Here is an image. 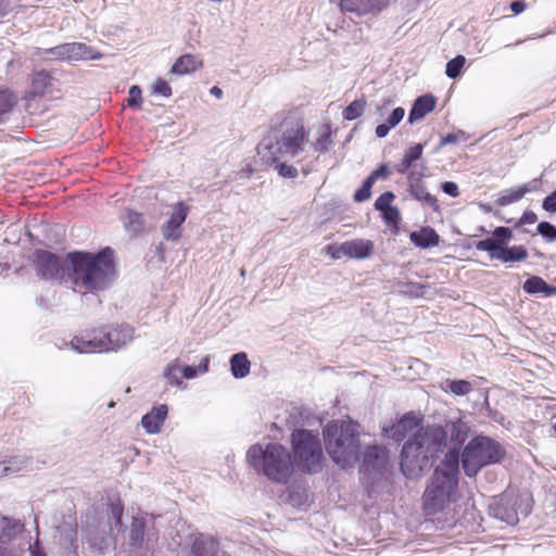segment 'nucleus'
I'll use <instances>...</instances> for the list:
<instances>
[{
  "label": "nucleus",
  "instance_id": "obj_45",
  "mask_svg": "<svg viewBox=\"0 0 556 556\" xmlns=\"http://www.w3.org/2000/svg\"><path fill=\"white\" fill-rule=\"evenodd\" d=\"M152 90L154 93L156 94H160V96H163L165 98H168L172 96V88L170 86L168 85L167 81L163 80L162 78H157L153 86H152Z\"/></svg>",
  "mask_w": 556,
  "mask_h": 556
},
{
  "label": "nucleus",
  "instance_id": "obj_60",
  "mask_svg": "<svg viewBox=\"0 0 556 556\" xmlns=\"http://www.w3.org/2000/svg\"><path fill=\"white\" fill-rule=\"evenodd\" d=\"M457 139H458L457 135L448 134V135H446L445 137L442 138L441 144L442 146L453 144V143L457 142Z\"/></svg>",
  "mask_w": 556,
  "mask_h": 556
},
{
  "label": "nucleus",
  "instance_id": "obj_35",
  "mask_svg": "<svg viewBox=\"0 0 556 556\" xmlns=\"http://www.w3.org/2000/svg\"><path fill=\"white\" fill-rule=\"evenodd\" d=\"M422 150H424V148L421 144H415V146L410 147L406 151L399 170L401 173H405L410 167L413 162L420 159V156L422 154Z\"/></svg>",
  "mask_w": 556,
  "mask_h": 556
},
{
  "label": "nucleus",
  "instance_id": "obj_52",
  "mask_svg": "<svg viewBox=\"0 0 556 556\" xmlns=\"http://www.w3.org/2000/svg\"><path fill=\"white\" fill-rule=\"evenodd\" d=\"M496 241L502 244L505 241L509 240L511 237V230L507 227H497L493 231Z\"/></svg>",
  "mask_w": 556,
  "mask_h": 556
},
{
  "label": "nucleus",
  "instance_id": "obj_31",
  "mask_svg": "<svg viewBox=\"0 0 556 556\" xmlns=\"http://www.w3.org/2000/svg\"><path fill=\"white\" fill-rule=\"evenodd\" d=\"M312 146L318 153H325L330 149L332 146V140L330 127L328 125H323L319 127L318 137Z\"/></svg>",
  "mask_w": 556,
  "mask_h": 556
},
{
  "label": "nucleus",
  "instance_id": "obj_23",
  "mask_svg": "<svg viewBox=\"0 0 556 556\" xmlns=\"http://www.w3.org/2000/svg\"><path fill=\"white\" fill-rule=\"evenodd\" d=\"M87 543L99 553H104L114 546V539L106 533H100L98 530H90L87 534Z\"/></svg>",
  "mask_w": 556,
  "mask_h": 556
},
{
  "label": "nucleus",
  "instance_id": "obj_34",
  "mask_svg": "<svg viewBox=\"0 0 556 556\" xmlns=\"http://www.w3.org/2000/svg\"><path fill=\"white\" fill-rule=\"evenodd\" d=\"M4 463L9 475L17 473L22 470L28 469L30 466V459L26 455H16L5 460Z\"/></svg>",
  "mask_w": 556,
  "mask_h": 556
},
{
  "label": "nucleus",
  "instance_id": "obj_15",
  "mask_svg": "<svg viewBox=\"0 0 556 556\" xmlns=\"http://www.w3.org/2000/svg\"><path fill=\"white\" fill-rule=\"evenodd\" d=\"M188 207L184 203L175 205L168 222L162 227L163 237L166 240H177L180 237V225L185 222Z\"/></svg>",
  "mask_w": 556,
  "mask_h": 556
},
{
  "label": "nucleus",
  "instance_id": "obj_8",
  "mask_svg": "<svg viewBox=\"0 0 556 556\" xmlns=\"http://www.w3.org/2000/svg\"><path fill=\"white\" fill-rule=\"evenodd\" d=\"M506 455L505 448L497 441L479 435L472 439L462 453V464L468 477H475L488 465L501 462Z\"/></svg>",
  "mask_w": 556,
  "mask_h": 556
},
{
  "label": "nucleus",
  "instance_id": "obj_55",
  "mask_svg": "<svg viewBox=\"0 0 556 556\" xmlns=\"http://www.w3.org/2000/svg\"><path fill=\"white\" fill-rule=\"evenodd\" d=\"M442 190L452 197H457L459 194L458 186L455 182L446 181L442 186Z\"/></svg>",
  "mask_w": 556,
  "mask_h": 556
},
{
  "label": "nucleus",
  "instance_id": "obj_36",
  "mask_svg": "<svg viewBox=\"0 0 556 556\" xmlns=\"http://www.w3.org/2000/svg\"><path fill=\"white\" fill-rule=\"evenodd\" d=\"M447 428L451 433V439L453 441H456L457 444H460L466 440L467 433H468V427L463 421L457 420V421L451 422V425H448Z\"/></svg>",
  "mask_w": 556,
  "mask_h": 556
},
{
  "label": "nucleus",
  "instance_id": "obj_7",
  "mask_svg": "<svg viewBox=\"0 0 556 556\" xmlns=\"http://www.w3.org/2000/svg\"><path fill=\"white\" fill-rule=\"evenodd\" d=\"M132 338L134 329L128 325H121L75 337L71 345L79 353L110 352L122 349Z\"/></svg>",
  "mask_w": 556,
  "mask_h": 556
},
{
  "label": "nucleus",
  "instance_id": "obj_29",
  "mask_svg": "<svg viewBox=\"0 0 556 556\" xmlns=\"http://www.w3.org/2000/svg\"><path fill=\"white\" fill-rule=\"evenodd\" d=\"M410 194L418 201L433 207L438 208V201L435 197L430 194L426 187L419 181L410 182L409 185Z\"/></svg>",
  "mask_w": 556,
  "mask_h": 556
},
{
  "label": "nucleus",
  "instance_id": "obj_2",
  "mask_svg": "<svg viewBox=\"0 0 556 556\" xmlns=\"http://www.w3.org/2000/svg\"><path fill=\"white\" fill-rule=\"evenodd\" d=\"M446 446V432L439 426L418 428L402 448L401 469L406 477H417Z\"/></svg>",
  "mask_w": 556,
  "mask_h": 556
},
{
  "label": "nucleus",
  "instance_id": "obj_16",
  "mask_svg": "<svg viewBox=\"0 0 556 556\" xmlns=\"http://www.w3.org/2000/svg\"><path fill=\"white\" fill-rule=\"evenodd\" d=\"M420 418L415 413L405 414L396 424L384 431L395 441H402L409 432L418 429Z\"/></svg>",
  "mask_w": 556,
  "mask_h": 556
},
{
  "label": "nucleus",
  "instance_id": "obj_25",
  "mask_svg": "<svg viewBox=\"0 0 556 556\" xmlns=\"http://www.w3.org/2000/svg\"><path fill=\"white\" fill-rule=\"evenodd\" d=\"M523 291L530 294L544 293L547 296L556 295V287L547 285L541 277L532 276L528 278L523 286Z\"/></svg>",
  "mask_w": 556,
  "mask_h": 556
},
{
  "label": "nucleus",
  "instance_id": "obj_6",
  "mask_svg": "<svg viewBox=\"0 0 556 556\" xmlns=\"http://www.w3.org/2000/svg\"><path fill=\"white\" fill-rule=\"evenodd\" d=\"M247 459L254 469L278 483H287L293 472L291 453L278 443L267 444L265 448L260 444L252 445Z\"/></svg>",
  "mask_w": 556,
  "mask_h": 556
},
{
  "label": "nucleus",
  "instance_id": "obj_13",
  "mask_svg": "<svg viewBox=\"0 0 556 556\" xmlns=\"http://www.w3.org/2000/svg\"><path fill=\"white\" fill-rule=\"evenodd\" d=\"M328 251L330 255L338 260L342 256L364 260L369 257L374 251V243L366 239H353L343 242L338 247L329 245Z\"/></svg>",
  "mask_w": 556,
  "mask_h": 556
},
{
  "label": "nucleus",
  "instance_id": "obj_47",
  "mask_svg": "<svg viewBox=\"0 0 556 556\" xmlns=\"http://www.w3.org/2000/svg\"><path fill=\"white\" fill-rule=\"evenodd\" d=\"M141 89L139 86H131L129 89L128 105L132 108H140L141 105Z\"/></svg>",
  "mask_w": 556,
  "mask_h": 556
},
{
  "label": "nucleus",
  "instance_id": "obj_57",
  "mask_svg": "<svg viewBox=\"0 0 556 556\" xmlns=\"http://www.w3.org/2000/svg\"><path fill=\"white\" fill-rule=\"evenodd\" d=\"M390 126H388L386 123L380 124L376 127V136L378 138H384L390 131Z\"/></svg>",
  "mask_w": 556,
  "mask_h": 556
},
{
  "label": "nucleus",
  "instance_id": "obj_58",
  "mask_svg": "<svg viewBox=\"0 0 556 556\" xmlns=\"http://www.w3.org/2000/svg\"><path fill=\"white\" fill-rule=\"evenodd\" d=\"M538 219L536 214L533 212H526L521 217L522 224H533Z\"/></svg>",
  "mask_w": 556,
  "mask_h": 556
},
{
  "label": "nucleus",
  "instance_id": "obj_41",
  "mask_svg": "<svg viewBox=\"0 0 556 556\" xmlns=\"http://www.w3.org/2000/svg\"><path fill=\"white\" fill-rule=\"evenodd\" d=\"M501 247L502 245L493 239H484L476 244L477 250L489 252L491 258H493V255H500Z\"/></svg>",
  "mask_w": 556,
  "mask_h": 556
},
{
  "label": "nucleus",
  "instance_id": "obj_43",
  "mask_svg": "<svg viewBox=\"0 0 556 556\" xmlns=\"http://www.w3.org/2000/svg\"><path fill=\"white\" fill-rule=\"evenodd\" d=\"M372 185L374 184L368 178H366L363 186L358 190H356L354 194V200L356 202H364L368 200L371 195Z\"/></svg>",
  "mask_w": 556,
  "mask_h": 556
},
{
  "label": "nucleus",
  "instance_id": "obj_39",
  "mask_svg": "<svg viewBox=\"0 0 556 556\" xmlns=\"http://www.w3.org/2000/svg\"><path fill=\"white\" fill-rule=\"evenodd\" d=\"M465 62L466 59L463 55H457L456 58L452 59L446 64L445 74L450 78H456L460 74V71L464 67Z\"/></svg>",
  "mask_w": 556,
  "mask_h": 556
},
{
  "label": "nucleus",
  "instance_id": "obj_56",
  "mask_svg": "<svg viewBox=\"0 0 556 556\" xmlns=\"http://www.w3.org/2000/svg\"><path fill=\"white\" fill-rule=\"evenodd\" d=\"M180 370V367L178 365V362L177 361H174L173 363L168 364L165 369H164V374L165 376L172 378L175 376V372Z\"/></svg>",
  "mask_w": 556,
  "mask_h": 556
},
{
  "label": "nucleus",
  "instance_id": "obj_46",
  "mask_svg": "<svg viewBox=\"0 0 556 556\" xmlns=\"http://www.w3.org/2000/svg\"><path fill=\"white\" fill-rule=\"evenodd\" d=\"M538 232L551 241L556 240V227L547 222H542L538 225Z\"/></svg>",
  "mask_w": 556,
  "mask_h": 556
},
{
  "label": "nucleus",
  "instance_id": "obj_40",
  "mask_svg": "<svg viewBox=\"0 0 556 556\" xmlns=\"http://www.w3.org/2000/svg\"><path fill=\"white\" fill-rule=\"evenodd\" d=\"M208 362H210L208 357L205 356L204 358H202V361L200 362V364L197 367L195 366H184L181 368L184 377L187 379H191V378H194L198 372H202V374L206 372L208 369Z\"/></svg>",
  "mask_w": 556,
  "mask_h": 556
},
{
  "label": "nucleus",
  "instance_id": "obj_44",
  "mask_svg": "<svg viewBox=\"0 0 556 556\" xmlns=\"http://www.w3.org/2000/svg\"><path fill=\"white\" fill-rule=\"evenodd\" d=\"M394 199V194L390 191L382 193L375 202L376 210L380 211L381 213L386 211L387 208H390L391 202Z\"/></svg>",
  "mask_w": 556,
  "mask_h": 556
},
{
  "label": "nucleus",
  "instance_id": "obj_20",
  "mask_svg": "<svg viewBox=\"0 0 556 556\" xmlns=\"http://www.w3.org/2000/svg\"><path fill=\"white\" fill-rule=\"evenodd\" d=\"M410 241L418 248L427 249L437 247L440 243V237L431 227H422L418 231L409 235Z\"/></svg>",
  "mask_w": 556,
  "mask_h": 556
},
{
  "label": "nucleus",
  "instance_id": "obj_11",
  "mask_svg": "<svg viewBox=\"0 0 556 556\" xmlns=\"http://www.w3.org/2000/svg\"><path fill=\"white\" fill-rule=\"evenodd\" d=\"M40 55L49 56L54 60H97L99 53L83 42H67L50 49H45Z\"/></svg>",
  "mask_w": 556,
  "mask_h": 556
},
{
  "label": "nucleus",
  "instance_id": "obj_4",
  "mask_svg": "<svg viewBox=\"0 0 556 556\" xmlns=\"http://www.w3.org/2000/svg\"><path fill=\"white\" fill-rule=\"evenodd\" d=\"M308 143V131L295 118H286L260 146V153L267 161L278 163L286 159L302 157Z\"/></svg>",
  "mask_w": 556,
  "mask_h": 556
},
{
  "label": "nucleus",
  "instance_id": "obj_28",
  "mask_svg": "<svg viewBox=\"0 0 556 556\" xmlns=\"http://www.w3.org/2000/svg\"><path fill=\"white\" fill-rule=\"evenodd\" d=\"M528 257L527 250L521 245H514L511 248H502L500 255H493V260L502 262H520Z\"/></svg>",
  "mask_w": 556,
  "mask_h": 556
},
{
  "label": "nucleus",
  "instance_id": "obj_1",
  "mask_svg": "<svg viewBox=\"0 0 556 556\" xmlns=\"http://www.w3.org/2000/svg\"><path fill=\"white\" fill-rule=\"evenodd\" d=\"M72 270L67 277L76 292L86 294L106 289L115 278L113 251L110 248L97 254L74 252L68 254Z\"/></svg>",
  "mask_w": 556,
  "mask_h": 556
},
{
  "label": "nucleus",
  "instance_id": "obj_61",
  "mask_svg": "<svg viewBox=\"0 0 556 556\" xmlns=\"http://www.w3.org/2000/svg\"><path fill=\"white\" fill-rule=\"evenodd\" d=\"M29 552L30 556H46V554L39 549L38 542L34 546H29Z\"/></svg>",
  "mask_w": 556,
  "mask_h": 556
},
{
  "label": "nucleus",
  "instance_id": "obj_53",
  "mask_svg": "<svg viewBox=\"0 0 556 556\" xmlns=\"http://www.w3.org/2000/svg\"><path fill=\"white\" fill-rule=\"evenodd\" d=\"M542 207L549 213L556 212V190L543 200Z\"/></svg>",
  "mask_w": 556,
  "mask_h": 556
},
{
  "label": "nucleus",
  "instance_id": "obj_33",
  "mask_svg": "<svg viewBox=\"0 0 556 556\" xmlns=\"http://www.w3.org/2000/svg\"><path fill=\"white\" fill-rule=\"evenodd\" d=\"M528 191L529 188L527 185L514 189H508L498 198L497 203L502 206L509 205L522 199Z\"/></svg>",
  "mask_w": 556,
  "mask_h": 556
},
{
  "label": "nucleus",
  "instance_id": "obj_62",
  "mask_svg": "<svg viewBox=\"0 0 556 556\" xmlns=\"http://www.w3.org/2000/svg\"><path fill=\"white\" fill-rule=\"evenodd\" d=\"M210 93L217 99H220L223 97V90L216 86L211 88Z\"/></svg>",
  "mask_w": 556,
  "mask_h": 556
},
{
  "label": "nucleus",
  "instance_id": "obj_26",
  "mask_svg": "<svg viewBox=\"0 0 556 556\" xmlns=\"http://www.w3.org/2000/svg\"><path fill=\"white\" fill-rule=\"evenodd\" d=\"M23 525L14 519L0 518V543L4 544L14 539L22 531Z\"/></svg>",
  "mask_w": 556,
  "mask_h": 556
},
{
  "label": "nucleus",
  "instance_id": "obj_5",
  "mask_svg": "<svg viewBox=\"0 0 556 556\" xmlns=\"http://www.w3.org/2000/svg\"><path fill=\"white\" fill-rule=\"evenodd\" d=\"M324 440L327 453L337 465L346 468L359 460L362 443L358 424L331 421L324 428Z\"/></svg>",
  "mask_w": 556,
  "mask_h": 556
},
{
  "label": "nucleus",
  "instance_id": "obj_3",
  "mask_svg": "<svg viewBox=\"0 0 556 556\" xmlns=\"http://www.w3.org/2000/svg\"><path fill=\"white\" fill-rule=\"evenodd\" d=\"M459 452L452 447L435 468L424 493V509L427 515L443 511L457 498Z\"/></svg>",
  "mask_w": 556,
  "mask_h": 556
},
{
  "label": "nucleus",
  "instance_id": "obj_37",
  "mask_svg": "<svg viewBox=\"0 0 556 556\" xmlns=\"http://www.w3.org/2000/svg\"><path fill=\"white\" fill-rule=\"evenodd\" d=\"M446 390L455 395H466L472 390V386L467 380H446Z\"/></svg>",
  "mask_w": 556,
  "mask_h": 556
},
{
  "label": "nucleus",
  "instance_id": "obj_14",
  "mask_svg": "<svg viewBox=\"0 0 556 556\" xmlns=\"http://www.w3.org/2000/svg\"><path fill=\"white\" fill-rule=\"evenodd\" d=\"M389 0H340V10L343 13L354 14L358 17L376 15L387 7Z\"/></svg>",
  "mask_w": 556,
  "mask_h": 556
},
{
  "label": "nucleus",
  "instance_id": "obj_21",
  "mask_svg": "<svg viewBox=\"0 0 556 556\" xmlns=\"http://www.w3.org/2000/svg\"><path fill=\"white\" fill-rule=\"evenodd\" d=\"M146 526L147 522L143 516L132 517L128 534L129 545L131 547L140 549L144 546Z\"/></svg>",
  "mask_w": 556,
  "mask_h": 556
},
{
  "label": "nucleus",
  "instance_id": "obj_30",
  "mask_svg": "<svg viewBox=\"0 0 556 556\" xmlns=\"http://www.w3.org/2000/svg\"><path fill=\"white\" fill-rule=\"evenodd\" d=\"M124 513L123 505L117 501L111 503L108 510V517L110 520V527L112 531L122 532L124 531V526L122 523V517Z\"/></svg>",
  "mask_w": 556,
  "mask_h": 556
},
{
  "label": "nucleus",
  "instance_id": "obj_12",
  "mask_svg": "<svg viewBox=\"0 0 556 556\" xmlns=\"http://www.w3.org/2000/svg\"><path fill=\"white\" fill-rule=\"evenodd\" d=\"M35 267L37 275L47 280H62L65 276V268L60 258L48 251L35 253Z\"/></svg>",
  "mask_w": 556,
  "mask_h": 556
},
{
  "label": "nucleus",
  "instance_id": "obj_22",
  "mask_svg": "<svg viewBox=\"0 0 556 556\" xmlns=\"http://www.w3.org/2000/svg\"><path fill=\"white\" fill-rule=\"evenodd\" d=\"M388 460V452L378 445H368L363 453V462L368 467L379 468Z\"/></svg>",
  "mask_w": 556,
  "mask_h": 556
},
{
  "label": "nucleus",
  "instance_id": "obj_42",
  "mask_svg": "<svg viewBox=\"0 0 556 556\" xmlns=\"http://www.w3.org/2000/svg\"><path fill=\"white\" fill-rule=\"evenodd\" d=\"M16 98L9 90H0V116L11 111Z\"/></svg>",
  "mask_w": 556,
  "mask_h": 556
},
{
  "label": "nucleus",
  "instance_id": "obj_64",
  "mask_svg": "<svg viewBox=\"0 0 556 556\" xmlns=\"http://www.w3.org/2000/svg\"><path fill=\"white\" fill-rule=\"evenodd\" d=\"M0 556H16L11 551H8L4 547H0Z\"/></svg>",
  "mask_w": 556,
  "mask_h": 556
},
{
  "label": "nucleus",
  "instance_id": "obj_63",
  "mask_svg": "<svg viewBox=\"0 0 556 556\" xmlns=\"http://www.w3.org/2000/svg\"><path fill=\"white\" fill-rule=\"evenodd\" d=\"M9 472H8V468L5 466V463L4 462H0V478L4 477V476H8Z\"/></svg>",
  "mask_w": 556,
  "mask_h": 556
},
{
  "label": "nucleus",
  "instance_id": "obj_18",
  "mask_svg": "<svg viewBox=\"0 0 556 556\" xmlns=\"http://www.w3.org/2000/svg\"><path fill=\"white\" fill-rule=\"evenodd\" d=\"M189 556H218V544L212 538L201 534L194 539Z\"/></svg>",
  "mask_w": 556,
  "mask_h": 556
},
{
  "label": "nucleus",
  "instance_id": "obj_32",
  "mask_svg": "<svg viewBox=\"0 0 556 556\" xmlns=\"http://www.w3.org/2000/svg\"><path fill=\"white\" fill-rule=\"evenodd\" d=\"M51 85V77L49 73L41 71L35 73L31 80V92L35 96H41L46 92L47 88Z\"/></svg>",
  "mask_w": 556,
  "mask_h": 556
},
{
  "label": "nucleus",
  "instance_id": "obj_54",
  "mask_svg": "<svg viewBox=\"0 0 556 556\" xmlns=\"http://www.w3.org/2000/svg\"><path fill=\"white\" fill-rule=\"evenodd\" d=\"M389 168L387 165H381L378 169L374 170L367 178L375 184L377 179L387 178L389 175Z\"/></svg>",
  "mask_w": 556,
  "mask_h": 556
},
{
  "label": "nucleus",
  "instance_id": "obj_10",
  "mask_svg": "<svg viewBox=\"0 0 556 556\" xmlns=\"http://www.w3.org/2000/svg\"><path fill=\"white\" fill-rule=\"evenodd\" d=\"M528 496L515 491H507L490 504V514L507 525L514 526L520 517L530 514Z\"/></svg>",
  "mask_w": 556,
  "mask_h": 556
},
{
  "label": "nucleus",
  "instance_id": "obj_17",
  "mask_svg": "<svg viewBox=\"0 0 556 556\" xmlns=\"http://www.w3.org/2000/svg\"><path fill=\"white\" fill-rule=\"evenodd\" d=\"M166 416L167 406L165 404L159 405L142 417L141 425L148 433H159Z\"/></svg>",
  "mask_w": 556,
  "mask_h": 556
},
{
  "label": "nucleus",
  "instance_id": "obj_50",
  "mask_svg": "<svg viewBox=\"0 0 556 556\" xmlns=\"http://www.w3.org/2000/svg\"><path fill=\"white\" fill-rule=\"evenodd\" d=\"M277 168H278L279 175L282 177H286V178H294L299 174V170L296 167H294L292 165H288L286 163H281L280 165L277 166Z\"/></svg>",
  "mask_w": 556,
  "mask_h": 556
},
{
  "label": "nucleus",
  "instance_id": "obj_24",
  "mask_svg": "<svg viewBox=\"0 0 556 556\" xmlns=\"http://www.w3.org/2000/svg\"><path fill=\"white\" fill-rule=\"evenodd\" d=\"M202 66V62L191 54H185L176 60L170 72L177 75L190 74Z\"/></svg>",
  "mask_w": 556,
  "mask_h": 556
},
{
  "label": "nucleus",
  "instance_id": "obj_48",
  "mask_svg": "<svg viewBox=\"0 0 556 556\" xmlns=\"http://www.w3.org/2000/svg\"><path fill=\"white\" fill-rule=\"evenodd\" d=\"M405 115V110L403 108H396L392 111L391 115L388 117L386 124L390 126V128L395 127Z\"/></svg>",
  "mask_w": 556,
  "mask_h": 556
},
{
  "label": "nucleus",
  "instance_id": "obj_38",
  "mask_svg": "<svg viewBox=\"0 0 556 556\" xmlns=\"http://www.w3.org/2000/svg\"><path fill=\"white\" fill-rule=\"evenodd\" d=\"M365 109L364 100H355L350 103L343 111V117L348 121L355 119L359 117Z\"/></svg>",
  "mask_w": 556,
  "mask_h": 556
},
{
  "label": "nucleus",
  "instance_id": "obj_27",
  "mask_svg": "<svg viewBox=\"0 0 556 556\" xmlns=\"http://www.w3.org/2000/svg\"><path fill=\"white\" fill-rule=\"evenodd\" d=\"M251 363L245 353H237L230 358V370L235 378H244L250 372Z\"/></svg>",
  "mask_w": 556,
  "mask_h": 556
},
{
  "label": "nucleus",
  "instance_id": "obj_59",
  "mask_svg": "<svg viewBox=\"0 0 556 556\" xmlns=\"http://www.w3.org/2000/svg\"><path fill=\"white\" fill-rule=\"evenodd\" d=\"M510 9L515 14H519L526 9V4L521 1H514L510 4Z\"/></svg>",
  "mask_w": 556,
  "mask_h": 556
},
{
  "label": "nucleus",
  "instance_id": "obj_9",
  "mask_svg": "<svg viewBox=\"0 0 556 556\" xmlns=\"http://www.w3.org/2000/svg\"><path fill=\"white\" fill-rule=\"evenodd\" d=\"M292 447L300 468L308 472L320 469L323 451L317 435L308 430H295L292 433Z\"/></svg>",
  "mask_w": 556,
  "mask_h": 556
},
{
  "label": "nucleus",
  "instance_id": "obj_49",
  "mask_svg": "<svg viewBox=\"0 0 556 556\" xmlns=\"http://www.w3.org/2000/svg\"><path fill=\"white\" fill-rule=\"evenodd\" d=\"M382 216L387 223L396 225L401 218L400 211L395 206H391L382 212Z\"/></svg>",
  "mask_w": 556,
  "mask_h": 556
},
{
  "label": "nucleus",
  "instance_id": "obj_19",
  "mask_svg": "<svg viewBox=\"0 0 556 556\" xmlns=\"http://www.w3.org/2000/svg\"><path fill=\"white\" fill-rule=\"evenodd\" d=\"M435 106V100L432 96H422L415 100L409 112L408 122L414 124L422 119L428 113L432 112Z\"/></svg>",
  "mask_w": 556,
  "mask_h": 556
},
{
  "label": "nucleus",
  "instance_id": "obj_51",
  "mask_svg": "<svg viewBox=\"0 0 556 556\" xmlns=\"http://www.w3.org/2000/svg\"><path fill=\"white\" fill-rule=\"evenodd\" d=\"M142 225V217L140 214L136 212H128V223L126 226L130 228L134 231H137L140 229Z\"/></svg>",
  "mask_w": 556,
  "mask_h": 556
}]
</instances>
